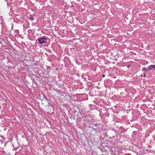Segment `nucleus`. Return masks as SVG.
<instances>
[{"label":"nucleus","mask_w":155,"mask_h":155,"mask_svg":"<svg viewBox=\"0 0 155 155\" xmlns=\"http://www.w3.org/2000/svg\"><path fill=\"white\" fill-rule=\"evenodd\" d=\"M38 41L40 44H42L46 42L47 39L45 38H42L38 39Z\"/></svg>","instance_id":"obj_1"},{"label":"nucleus","mask_w":155,"mask_h":155,"mask_svg":"<svg viewBox=\"0 0 155 155\" xmlns=\"http://www.w3.org/2000/svg\"><path fill=\"white\" fill-rule=\"evenodd\" d=\"M150 67L151 68H153V70L155 68V65H151Z\"/></svg>","instance_id":"obj_2"},{"label":"nucleus","mask_w":155,"mask_h":155,"mask_svg":"<svg viewBox=\"0 0 155 155\" xmlns=\"http://www.w3.org/2000/svg\"><path fill=\"white\" fill-rule=\"evenodd\" d=\"M151 67L150 66L148 67V69H147V70H150L151 69V68H150Z\"/></svg>","instance_id":"obj_3"},{"label":"nucleus","mask_w":155,"mask_h":155,"mask_svg":"<svg viewBox=\"0 0 155 155\" xmlns=\"http://www.w3.org/2000/svg\"><path fill=\"white\" fill-rule=\"evenodd\" d=\"M145 70V71H146L147 70H148L147 69H146L145 68H144L143 69V71Z\"/></svg>","instance_id":"obj_4"},{"label":"nucleus","mask_w":155,"mask_h":155,"mask_svg":"<svg viewBox=\"0 0 155 155\" xmlns=\"http://www.w3.org/2000/svg\"><path fill=\"white\" fill-rule=\"evenodd\" d=\"M105 75L104 74H103V75H102V77H105Z\"/></svg>","instance_id":"obj_5"},{"label":"nucleus","mask_w":155,"mask_h":155,"mask_svg":"<svg viewBox=\"0 0 155 155\" xmlns=\"http://www.w3.org/2000/svg\"><path fill=\"white\" fill-rule=\"evenodd\" d=\"M97 124H95L94 125V126H97Z\"/></svg>","instance_id":"obj_6"},{"label":"nucleus","mask_w":155,"mask_h":155,"mask_svg":"<svg viewBox=\"0 0 155 155\" xmlns=\"http://www.w3.org/2000/svg\"><path fill=\"white\" fill-rule=\"evenodd\" d=\"M143 76H144V77H145V75H144Z\"/></svg>","instance_id":"obj_7"}]
</instances>
